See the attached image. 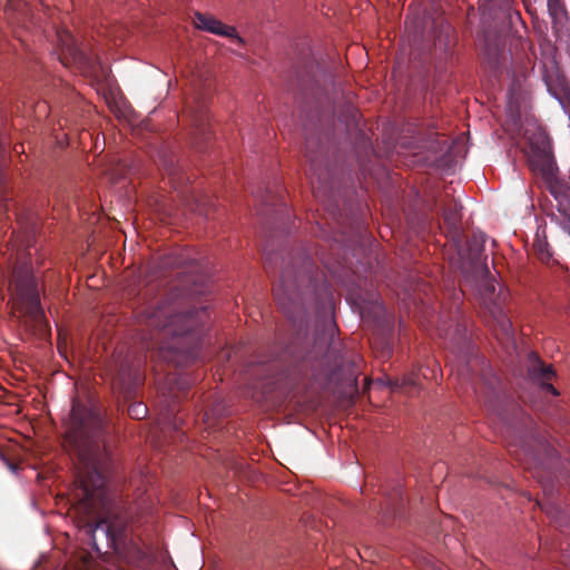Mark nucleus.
Segmentation results:
<instances>
[{
    "label": "nucleus",
    "mask_w": 570,
    "mask_h": 570,
    "mask_svg": "<svg viewBox=\"0 0 570 570\" xmlns=\"http://www.w3.org/2000/svg\"><path fill=\"white\" fill-rule=\"evenodd\" d=\"M541 171L548 179L554 177L556 164L549 154H543L542 156Z\"/></svg>",
    "instance_id": "412c9836"
},
{
    "label": "nucleus",
    "mask_w": 570,
    "mask_h": 570,
    "mask_svg": "<svg viewBox=\"0 0 570 570\" xmlns=\"http://www.w3.org/2000/svg\"><path fill=\"white\" fill-rule=\"evenodd\" d=\"M16 308L23 314L33 328L45 332L48 322L41 306L38 282L27 265L17 266L12 272Z\"/></svg>",
    "instance_id": "20e7f679"
},
{
    "label": "nucleus",
    "mask_w": 570,
    "mask_h": 570,
    "mask_svg": "<svg viewBox=\"0 0 570 570\" xmlns=\"http://www.w3.org/2000/svg\"><path fill=\"white\" fill-rule=\"evenodd\" d=\"M183 264H184V262H183V261H177V262H175V265H176V266H181Z\"/></svg>",
    "instance_id": "a878e982"
},
{
    "label": "nucleus",
    "mask_w": 570,
    "mask_h": 570,
    "mask_svg": "<svg viewBox=\"0 0 570 570\" xmlns=\"http://www.w3.org/2000/svg\"><path fill=\"white\" fill-rule=\"evenodd\" d=\"M483 384L485 389V399L487 404L489 407H492L494 410V405L492 404L493 399H499L501 394V387H500V380L497 375L490 373L484 374L483 377Z\"/></svg>",
    "instance_id": "dca6fc26"
},
{
    "label": "nucleus",
    "mask_w": 570,
    "mask_h": 570,
    "mask_svg": "<svg viewBox=\"0 0 570 570\" xmlns=\"http://www.w3.org/2000/svg\"><path fill=\"white\" fill-rule=\"evenodd\" d=\"M315 264L307 254L292 259L281 271L279 282L273 287L274 298L279 308L288 316L303 311V286H312L315 279Z\"/></svg>",
    "instance_id": "7ed1b4c3"
},
{
    "label": "nucleus",
    "mask_w": 570,
    "mask_h": 570,
    "mask_svg": "<svg viewBox=\"0 0 570 570\" xmlns=\"http://www.w3.org/2000/svg\"><path fill=\"white\" fill-rule=\"evenodd\" d=\"M148 413L147 406L141 402H134L128 406V415L135 420H142Z\"/></svg>",
    "instance_id": "aec40b11"
},
{
    "label": "nucleus",
    "mask_w": 570,
    "mask_h": 570,
    "mask_svg": "<svg viewBox=\"0 0 570 570\" xmlns=\"http://www.w3.org/2000/svg\"><path fill=\"white\" fill-rule=\"evenodd\" d=\"M542 510H543V511H546V513H548V514H550V513H551V511H550L549 509H546V508H543V507H542Z\"/></svg>",
    "instance_id": "bb28decb"
},
{
    "label": "nucleus",
    "mask_w": 570,
    "mask_h": 570,
    "mask_svg": "<svg viewBox=\"0 0 570 570\" xmlns=\"http://www.w3.org/2000/svg\"><path fill=\"white\" fill-rule=\"evenodd\" d=\"M521 451L524 459L543 465L546 458H551L553 450L541 438H533L532 442L521 441Z\"/></svg>",
    "instance_id": "ddd939ff"
},
{
    "label": "nucleus",
    "mask_w": 570,
    "mask_h": 570,
    "mask_svg": "<svg viewBox=\"0 0 570 570\" xmlns=\"http://www.w3.org/2000/svg\"><path fill=\"white\" fill-rule=\"evenodd\" d=\"M336 324L326 321L322 332L316 331L312 348L306 353L307 361H317L320 365H330L338 358L341 343L335 337Z\"/></svg>",
    "instance_id": "0eeeda50"
},
{
    "label": "nucleus",
    "mask_w": 570,
    "mask_h": 570,
    "mask_svg": "<svg viewBox=\"0 0 570 570\" xmlns=\"http://www.w3.org/2000/svg\"><path fill=\"white\" fill-rule=\"evenodd\" d=\"M548 8L551 14H558L562 10L561 0H548Z\"/></svg>",
    "instance_id": "4be33fe9"
},
{
    "label": "nucleus",
    "mask_w": 570,
    "mask_h": 570,
    "mask_svg": "<svg viewBox=\"0 0 570 570\" xmlns=\"http://www.w3.org/2000/svg\"><path fill=\"white\" fill-rule=\"evenodd\" d=\"M485 242V235L482 234V233H479V234H473L472 235V238L469 243V246H470V250L472 253V255L475 257V258H479L481 252H482V247H483V244Z\"/></svg>",
    "instance_id": "6ab92c4d"
},
{
    "label": "nucleus",
    "mask_w": 570,
    "mask_h": 570,
    "mask_svg": "<svg viewBox=\"0 0 570 570\" xmlns=\"http://www.w3.org/2000/svg\"><path fill=\"white\" fill-rule=\"evenodd\" d=\"M391 353H392V348H391V346L387 344V345H386V347H385V350H384V352H383V354H384V356H390V355H391Z\"/></svg>",
    "instance_id": "393cba45"
},
{
    "label": "nucleus",
    "mask_w": 570,
    "mask_h": 570,
    "mask_svg": "<svg viewBox=\"0 0 570 570\" xmlns=\"http://www.w3.org/2000/svg\"><path fill=\"white\" fill-rule=\"evenodd\" d=\"M207 318V307L176 313L169 304L146 306L137 313L142 347L157 350L164 361L185 366L199 355L200 328Z\"/></svg>",
    "instance_id": "f03ea898"
},
{
    "label": "nucleus",
    "mask_w": 570,
    "mask_h": 570,
    "mask_svg": "<svg viewBox=\"0 0 570 570\" xmlns=\"http://www.w3.org/2000/svg\"><path fill=\"white\" fill-rule=\"evenodd\" d=\"M112 385L126 397H131L141 382L139 364H136L129 355L120 353L115 358L112 366Z\"/></svg>",
    "instance_id": "6e6552de"
},
{
    "label": "nucleus",
    "mask_w": 570,
    "mask_h": 570,
    "mask_svg": "<svg viewBox=\"0 0 570 570\" xmlns=\"http://www.w3.org/2000/svg\"><path fill=\"white\" fill-rule=\"evenodd\" d=\"M530 374L534 380H538L541 383L544 391L550 392L553 395L559 394L550 383V381L556 376L554 368L551 365H546L542 361L535 357L531 365Z\"/></svg>",
    "instance_id": "4468645a"
},
{
    "label": "nucleus",
    "mask_w": 570,
    "mask_h": 570,
    "mask_svg": "<svg viewBox=\"0 0 570 570\" xmlns=\"http://www.w3.org/2000/svg\"><path fill=\"white\" fill-rule=\"evenodd\" d=\"M194 23L198 29L217 36L232 38L235 39L238 43H243V39L237 35V31L234 27L227 26L212 16L196 12Z\"/></svg>",
    "instance_id": "f8f14e48"
},
{
    "label": "nucleus",
    "mask_w": 570,
    "mask_h": 570,
    "mask_svg": "<svg viewBox=\"0 0 570 570\" xmlns=\"http://www.w3.org/2000/svg\"><path fill=\"white\" fill-rule=\"evenodd\" d=\"M66 441L79 461L73 494L79 514L78 527L98 554L108 553L110 549L106 547L102 531L108 528L112 533L118 529L124 532L127 524L120 519H97L110 508L108 478L114 464L105 422L99 411L80 401H73Z\"/></svg>",
    "instance_id": "f257e3e1"
},
{
    "label": "nucleus",
    "mask_w": 570,
    "mask_h": 570,
    "mask_svg": "<svg viewBox=\"0 0 570 570\" xmlns=\"http://www.w3.org/2000/svg\"><path fill=\"white\" fill-rule=\"evenodd\" d=\"M461 209L462 206L456 200H453L452 203L444 207L443 219L452 233L459 232V225L461 222Z\"/></svg>",
    "instance_id": "2eb2a0df"
},
{
    "label": "nucleus",
    "mask_w": 570,
    "mask_h": 570,
    "mask_svg": "<svg viewBox=\"0 0 570 570\" xmlns=\"http://www.w3.org/2000/svg\"><path fill=\"white\" fill-rule=\"evenodd\" d=\"M102 537L106 541V547L111 549L125 562L136 567H145L147 564V553L136 540L128 538L127 530L121 532V529H118L112 534V530L105 528Z\"/></svg>",
    "instance_id": "423d86ee"
},
{
    "label": "nucleus",
    "mask_w": 570,
    "mask_h": 570,
    "mask_svg": "<svg viewBox=\"0 0 570 570\" xmlns=\"http://www.w3.org/2000/svg\"><path fill=\"white\" fill-rule=\"evenodd\" d=\"M9 210V204L7 203V199H2L0 203V212H8Z\"/></svg>",
    "instance_id": "b1692460"
},
{
    "label": "nucleus",
    "mask_w": 570,
    "mask_h": 570,
    "mask_svg": "<svg viewBox=\"0 0 570 570\" xmlns=\"http://www.w3.org/2000/svg\"><path fill=\"white\" fill-rule=\"evenodd\" d=\"M450 30H451L450 26H446V27H445V31H446V33H449V32H450Z\"/></svg>",
    "instance_id": "cd10ccee"
},
{
    "label": "nucleus",
    "mask_w": 570,
    "mask_h": 570,
    "mask_svg": "<svg viewBox=\"0 0 570 570\" xmlns=\"http://www.w3.org/2000/svg\"><path fill=\"white\" fill-rule=\"evenodd\" d=\"M483 304L490 313L493 322L505 337H509L512 334V323L507 315V312L503 306V302L505 296L502 294L495 295V286L491 282H485L482 292Z\"/></svg>",
    "instance_id": "9d476101"
},
{
    "label": "nucleus",
    "mask_w": 570,
    "mask_h": 570,
    "mask_svg": "<svg viewBox=\"0 0 570 570\" xmlns=\"http://www.w3.org/2000/svg\"><path fill=\"white\" fill-rule=\"evenodd\" d=\"M485 57L492 69L497 70L501 66L502 51L498 46L492 47L487 45Z\"/></svg>",
    "instance_id": "a211bd4d"
},
{
    "label": "nucleus",
    "mask_w": 570,
    "mask_h": 570,
    "mask_svg": "<svg viewBox=\"0 0 570 570\" xmlns=\"http://www.w3.org/2000/svg\"><path fill=\"white\" fill-rule=\"evenodd\" d=\"M264 267L267 273L271 272V269L273 268V257L272 256H268L265 258Z\"/></svg>",
    "instance_id": "5701e85b"
},
{
    "label": "nucleus",
    "mask_w": 570,
    "mask_h": 570,
    "mask_svg": "<svg viewBox=\"0 0 570 570\" xmlns=\"http://www.w3.org/2000/svg\"><path fill=\"white\" fill-rule=\"evenodd\" d=\"M305 158L309 166L307 176L313 193L315 197H321V194L325 195L327 189L332 188V171L318 137H306Z\"/></svg>",
    "instance_id": "39448f33"
},
{
    "label": "nucleus",
    "mask_w": 570,
    "mask_h": 570,
    "mask_svg": "<svg viewBox=\"0 0 570 570\" xmlns=\"http://www.w3.org/2000/svg\"><path fill=\"white\" fill-rule=\"evenodd\" d=\"M161 163L167 175L169 176L170 181L176 188L177 184L181 179L179 166L176 164L174 158H167L165 156L161 158Z\"/></svg>",
    "instance_id": "f3484780"
},
{
    "label": "nucleus",
    "mask_w": 570,
    "mask_h": 570,
    "mask_svg": "<svg viewBox=\"0 0 570 570\" xmlns=\"http://www.w3.org/2000/svg\"><path fill=\"white\" fill-rule=\"evenodd\" d=\"M58 41L61 51L59 59L63 66H77L83 71L94 70L95 59L77 45L70 32H58Z\"/></svg>",
    "instance_id": "1a4fd4ad"
},
{
    "label": "nucleus",
    "mask_w": 570,
    "mask_h": 570,
    "mask_svg": "<svg viewBox=\"0 0 570 570\" xmlns=\"http://www.w3.org/2000/svg\"><path fill=\"white\" fill-rule=\"evenodd\" d=\"M190 120L193 127V145L199 151H203L202 142H206L212 137L209 125V115L207 110L199 106L197 109H190Z\"/></svg>",
    "instance_id": "9b49d317"
}]
</instances>
